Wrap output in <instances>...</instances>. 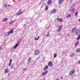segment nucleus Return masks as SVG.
Here are the masks:
<instances>
[{
	"instance_id": "obj_41",
	"label": "nucleus",
	"mask_w": 80,
	"mask_h": 80,
	"mask_svg": "<svg viewBox=\"0 0 80 80\" xmlns=\"http://www.w3.org/2000/svg\"><path fill=\"white\" fill-rule=\"evenodd\" d=\"M79 22H80V18L79 20Z\"/></svg>"
},
{
	"instance_id": "obj_21",
	"label": "nucleus",
	"mask_w": 80,
	"mask_h": 80,
	"mask_svg": "<svg viewBox=\"0 0 80 80\" xmlns=\"http://www.w3.org/2000/svg\"><path fill=\"white\" fill-rule=\"evenodd\" d=\"M18 46V44H17L15 46L14 48H17V47Z\"/></svg>"
},
{
	"instance_id": "obj_30",
	"label": "nucleus",
	"mask_w": 80,
	"mask_h": 80,
	"mask_svg": "<svg viewBox=\"0 0 80 80\" xmlns=\"http://www.w3.org/2000/svg\"><path fill=\"white\" fill-rule=\"evenodd\" d=\"M4 7H7L8 6L6 5V4H4Z\"/></svg>"
},
{
	"instance_id": "obj_14",
	"label": "nucleus",
	"mask_w": 80,
	"mask_h": 80,
	"mask_svg": "<svg viewBox=\"0 0 80 80\" xmlns=\"http://www.w3.org/2000/svg\"><path fill=\"white\" fill-rule=\"evenodd\" d=\"M7 20H8V18H4L2 22H5Z\"/></svg>"
},
{
	"instance_id": "obj_29",
	"label": "nucleus",
	"mask_w": 80,
	"mask_h": 80,
	"mask_svg": "<svg viewBox=\"0 0 80 80\" xmlns=\"http://www.w3.org/2000/svg\"><path fill=\"white\" fill-rule=\"evenodd\" d=\"M54 58H55V57H57V54H54Z\"/></svg>"
},
{
	"instance_id": "obj_39",
	"label": "nucleus",
	"mask_w": 80,
	"mask_h": 80,
	"mask_svg": "<svg viewBox=\"0 0 80 80\" xmlns=\"http://www.w3.org/2000/svg\"><path fill=\"white\" fill-rule=\"evenodd\" d=\"M0 50H2V48L0 47Z\"/></svg>"
},
{
	"instance_id": "obj_15",
	"label": "nucleus",
	"mask_w": 80,
	"mask_h": 80,
	"mask_svg": "<svg viewBox=\"0 0 80 80\" xmlns=\"http://www.w3.org/2000/svg\"><path fill=\"white\" fill-rule=\"evenodd\" d=\"M56 12V10L54 9L51 11L52 13H54Z\"/></svg>"
},
{
	"instance_id": "obj_6",
	"label": "nucleus",
	"mask_w": 80,
	"mask_h": 80,
	"mask_svg": "<svg viewBox=\"0 0 80 80\" xmlns=\"http://www.w3.org/2000/svg\"><path fill=\"white\" fill-rule=\"evenodd\" d=\"M57 22H62V21H63V19H62V18H58L57 19Z\"/></svg>"
},
{
	"instance_id": "obj_38",
	"label": "nucleus",
	"mask_w": 80,
	"mask_h": 80,
	"mask_svg": "<svg viewBox=\"0 0 80 80\" xmlns=\"http://www.w3.org/2000/svg\"><path fill=\"white\" fill-rule=\"evenodd\" d=\"M63 78H62V77H61V79H62Z\"/></svg>"
},
{
	"instance_id": "obj_16",
	"label": "nucleus",
	"mask_w": 80,
	"mask_h": 80,
	"mask_svg": "<svg viewBox=\"0 0 80 80\" xmlns=\"http://www.w3.org/2000/svg\"><path fill=\"white\" fill-rule=\"evenodd\" d=\"M76 52L77 53H78V52H80V48H78L76 50Z\"/></svg>"
},
{
	"instance_id": "obj_25",
	"label": "nucleus",
	"mask_w": 80,
	"mask_h": 80,
	"mask_svg": "<svg viewBox=\"0 0 80 80\" xmlns=\"http://www.w3.org/2000/svg\"><path fill=\"white\" fill-rule=\"evenodd\" d=\"M32 60V58H29V59L28 60V62H30V60Z\"/></svg>"
},
{
	"instance_id": "obj_40",
	"label": "nucleus",
	"mask_w": 80,
	"mask_h": 80,
	"mask_svg": "<svg viewBox=\"0 0 80 80\" xmlns=\"http://www.w3.org/2000/svg\"><path fill=\"white\" fill-rule=\"evenodd\" d=\"M56 80H59V79H57Z\"/></svg>"
},
{
	"instance_id": "obj_5",
	"label": "nucleus",
	"mask_w": 80,
	"mask_h": 80,
	"mask_svg": "<svg viewBox=\"0 0 80 80\" xmlns=\"http://www.w3.org/2000/svg\"><path fill=\"white\" fill-rule=\"evenodd\" d=\"M23 13V12H22L21 10H20L18 12L16 13V15H20L21 14H22Z\"/></svg>"
},
{
	"instance_id": "obj_33",
	"label": "nucleus",
	"mask_w": 80,
	"mask_h": 80,
	"mask_svg": "<svg viewBox=\"0 0 80 80\" xmlns=\"http://www.w3.org/2000/svg\"><path fill=\"white\" fill-rule=\"evenodd\" d=\"M11 68L12 69V68H13V66H11Z\"/></svg>"
},
{
	"instance_id": "obj_37",
	"label": "nucleus",
	"mask_w": 80,
	"mask_h": 80,
	"mask_svg": "<svg viewBox=\"0 0 80 80\" xmlns=\"http://www.w3.org/2000/svg\"><path fill=\"white\" fill-rule=\"evenodd\" d=\"M78 63H80V61H79L78 62Z\"/></svg>"
},
{
	"instance_id": "obj_17",
	"label": "nucleus",
	"mask_w": 80,
	"mask_h": 80,
	"mask_svg": "<svg viewBox=\"0 0 80 80\" xmlns=\"http://www.w3.org/2000/svg\"><path fill=\"white\" fill-rule=\"evenodd\" d=\"M79 43V42H78V41L77 42L76 44H75V47H77V45H78Z\"/></svg>"
},
{
	"instance_id": "obj_20",
	"label": "nucleus",
	"mask_w": 80,
	"mask_h": 80,
	"mask_svg": "<svg viewBox=\"0 0 80 80\" xmlns=\"http://www.w3.org/2000/svg\"><path fill=\"white\" fill-rule=\"evenodd\" d=\"M8 68H7L6 69V71H5V73H8Z\"/></svg>"
},
{
	"instance_id": "obj_22",
	"label": "nucleus",
	"mask_w": 80,
	"mask_h": 80,
	"mask_svg": "<svg viewBox=\"0 0 80 80\" xmlns=\"http://www.w3.org/2000/svg\"><path fill=\"white\" fill-rule=\"evenodd\" d=\"M75 55V53H73L71 54L70 56L71 57H73V56H74Z\"/></svg>"
},
{
	"instance_id": "obj_9",
	"label": "nucleus",
	"mask_w": 80,
	"mask_h": 80,
	"mask_svg": "<svg viewBox=\"0 0 80 80\" xmlns=\"http://www.w3.org/2000/svg\"><path fill=\"white\" fill-rule=\"evenodd\" d=\"M64 1V0H60L59 1H58V4H62V3H63V2Z\"/></svg>"
},
{
	"instance_id": "obj_10",
	"label": "nucleus",
	"mask_w": 80,
	"mask_h": 80,
	"mask_svg": "<svg viewBox=\"0 0 80 80\" xmlns=\"http://www.w3.org/2000/svg\"><path fill=\"white\" fill-rule=\"evenodd\" d=\"M52 1H51V0H49L47 2V3L48 5H51V4H52Z\"/></svg>"
},
{
	"instance_id": "obj_26",
	"label": "nucleus",
	"mask_w": 80,
	"mask_h": 80,
	"mask_svg": "<svg viewBox=\"0 0 80 80\" xmlns=\"http://www.w3.org/2000/svg\"><path fill=\"white\" fill-rule=\"evenodd\" d=\"M68 17H71V16L70 15H68L66 17V18H68Z\"/></svg>"
},
{
	"instance_id": "obj_36",
	"label": "nucleus",
	"mask_w": 80,
	"mask_h": 80,
	"mask_svg": "<svg viewBox=\"0 0 80 80\" xmlns=\"http://www.w3.org/2000/svg\"><path fill=\"white\" fill-rule=\"evenodd\" d=\"M27 70V69H26V68L24 69V70Z\"/></svg>"
},
{
	"instance_id": "obj_1",
	"label": "nucleus",
	"mask_w": 80,
	"mask_h": 80,
	"mask_svg": "<svg viewBox=\"0 0 80 80\" xmlns=\"http://www.w3.org/2000/svg\"><path fill=\"white\" fill-rule=\"evenodd\" d=\"M40 52L39 50L37 49L34 51V53L35 55H38L40 54Z\"/></svg>"
},
{
	"instance_id": "obj_24",
	"label": "nucleus",
	"mask_w": 80,
	"mask_h": 80,
	"mask_svg": "<svg viewBox=\"0 0 80 80\" xmlns=\"http://www.w3.org/2000/svg\"><path fill=\"white\" fill-rule=\"evenodd\" d=\"M72 11L74 13V12H75L76 11V9H72Z\"/></svg>"
},
{
	"instance_id": "obj_18",
	"label": "nucleus",
	"mask_w": 80,
	"mask_h": 80,
	"mask_svg": "<svg viewBox=\"0 0 80 80\" xmlns=\"http://www.w3.org/2000/svg\"><path fill=\"white\" fill-rule=\"evenodd\" d=\"M15 22V21H12L9 23V24H10V25H12V24H13Z\"/></svg>"
},
{
	"instance_id": "obj_2",
	"label": "nucleus",
	"mask_w": 80,
	"mask_h": 80,
	"mask_svg": "<svg viewBox=\"0 0 80 80\" xmlns=\"http://www.w3.org/2000/svg\"><path fill=\"white\" fill-rule=\"evenodd\" d=\"M80 29H78L75 33V34L76 35H78L80 34Z\"/></svg>"
},
{
	"instance_id": "obj_4",
	"label": "nucleus",
	"mask_w": 80,
	"mask_h": 80,
	"mask_svg": "<svg viewBox=\"0 0 80 80\" xmlns=\"http://www.w3.org/2000/svg\"><path fill=\"white\" fill-rule=\"evenodd\" d=\"M62 28V25H60L59 26L57 30L58 32H60Z\"/></svg>"
},
{
	"instance_id": "obj_27",
	"label": "nucleus",
	"mask_w": 80,
	"mask_h": 80,
	"mask_svg": "<svg viewBox=\"0 0 80 80\" xmlns=\"http://www.w3.org/2000/svg\"><path fill=\"white\" fill-rule=\"evenodd\" d=\"M75 15H76V16H77V15H78V12H77L75 13Z\"/></svg>"
},
{
	"instance_id": "obj_11",
	"label": "nucleus",
	"mask_w": 80,
	"mask_h": 80,
	"mask_svg": "<svg viewBox=\"0 0 80 80\" xmlns=\"http://www.w3.org/2000/svg\"><path fill=\"white\" fill-rule=\"evenodd\" d=\"M48 65L49 67H51L52 65V62H49L48 63Z\"/></svg>"
},
{
	"instance_id": "obj_35",
	"label": "nucleus",
	"mask_w": 80,
	"mask_h": 80,
	"mask_svg": "<svg viewBox=\"0 0 80 80\" xmlns=\"http://www.w3.org/2000/svg\"><path fill=\"white\" fill-rule=\"evenodd\" d=\"M10 63H12V60L10 59Z\"/></svg>"
},
{
	"instance_id": "obj_31",
	"label": "nucleus",
	"mask_w": 80,
	"mask_h": 80,
	"mask_svg": "<svg viewBox=\"0 0 80 80\" xmlns=\"http://www.w3.org/2000/svg\"><path fill=\"white\" fill-rule=\"evenodd\" d=\"M49 32L48 33V34L47 35V37H49V36H50V34H49Z\"/></svg>"
},
{
	"instance_id": "obj_42",
	"label": "nucleus",
	"mask_w": 80,
	"mask_h": 80,
	"mask_svg": "<svg viewBox=\"0 0 80 80\" xmlns=\"http://www.w3.org/2000/svg\"><path fill=\"white\" fill-rule=\"evenodd\" d=\"M37 0V1H38V0Z\"/></svg>"
},
{
	"instance_id": "obj_3",
	"label": "nucleus",
	"mask_w": 80,
	"mask_h": 80,
	"mask_svg": "<svg viewBox=\"0 0 80 80\" xmlns=\"http://www.w3.org/2000/svg\"><path fill=\"white\" fill-rule=\"evenodd\" d=\"M75 71L74 70H73L72 71H71L69 73V75H73V74H74V73H75Z\"/></svg>"
},
{
	"instance_id": "obj_13",
	"label": "nucleus",
	"mask_w": 80,
	"mask_h": 80,
	"mask_svg": "<svg viewBox=\"0 0 80 80\" xmlns=\"http://www.w3.org/2000/svg\"><path fill=\"white\" fill-rule=\"evenodd\" d=\"M48 66H46L45 67H44V70H47L48 69Z\"/></svg>"
},
{
	"instance_id": "obj_12",
	"label": "nucleus",
	"mask_w": 80,
	"mask_h": 80,
	"mask_svg": "<svg viewBox=\"0 0 80 80\" xmlns=\"http://www.w3.org/2000/svg\"><path fill=\"white\" fill-rule=\"evenodd\" d=\"M48 73V72L47 71H45L44 72L42 73V75L43 76L45 75L46 74H47Z\"/></svg>"
},
{
	"instance_id": "obj_19",
	"label": "nucleus",
	"mask_w": 80,
	"mask_h": 80,
	"mask_svg": "<svg viewBox=\"0 0 80 80\" xmlns=\"http://www.w3.org/2000/svg\"><path fill=\"white\" fill-rule=\"evenodd\" d=\"M40 38V36H38V38H35L34 39L35 40H38V39Z\"/></svg>"
},
{
	"instance_id": "obj_34",
	"label": "nucleus",
	"mask_w": 80,
	"mask_h": 80,
	"mask_svg": "<svg viewBox=\"0 0 80 80\" xmlns=\"http://www.w3.org/2000/svg\"><path fill=\"white\" fill-rule=\"evenodd\" d=\"M8 7H11V5H8Z\"/></svg>"
},
{
	"instance_id": "obj_23",
	"label": "nucleus",
	"mask_w": 80,
	"mask_h": 80,
	"mask_svg": "<svg viewBox=\"0 0 80 80\" xmlns=\"http://www.w3.org/2000/svg\"><path fill=\"white\" fill-rule=\"evenodd\" d=\"M80 36H78V37L77 38V40H80Z\"/></svg>"
},
{
	"instance_id": "obj_7",
	"label": "nucleus",
	"mask_w": 80,
	"mask_h": 80,
	"mask_svg": "<svg viewBox=\"0 0 80 80\" xmlns=\"http://www.w3.org/2000/svg\"><path fill=\"white\" fill-rule=\"evenodd\" d=\"M13 32V29H12L9 32H8V34H10Z\"/></svg>"
},
{
	"instance_id": "obj_28",
	"label": "nucleus",
	"mask_w": 80,
	"mask_h": 80,
	"mask_svg": "<svg viewBox=\"0 0 80 80\" xmlns=\"http://www.w3.org/2000/svg\"><path fill=\"white\" fill-rule=\"evenodd\" d=\"M48 6H47L45 10H48Z\"/></svg>"
},
{
	"instance_id": "obj_8",
	"label": "nucleus",
	"mask_w": 80,
	"mask_h": 80,
	"mask_svg": "<svg viewBox=\"0 0 80 80\" xmlns=\"http://www.w3.org/2000/svg\"><path fill=\"white\" fill-rule=\"evenodd\" d=\"M76 30H77V28H74L72 29V33H75Z\"/></svg>"
},
{
	"instance_id": "obj_32",
	"label": "nucleus",
	"mask_w": 80,
	"mask_h": 80,
	"mask_svg": "<svg viewBox=\"0 0 80 80\" xmlns=\"http://www.w3.org/2000/svg\"><path fill=\"white\" fill-rule=\"evenodd\" d=\"M12 63V62H9V66H10L11 65V64Z\"/></svg>"
}]
</instances>
